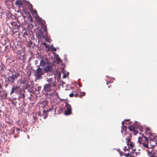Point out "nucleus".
<instances>
[{
  "label": "nucleus",
  "instance_id": "obj_1",
  "mask_svg": "<svg viewBox=\"0 0 157 157\" xmlns=\"http://www.w3.org/2000/svg\"><path fill=\"white\" fill-rule=\"evenodd\" d=\"M46 81L48 83L45 84L44 86L43 91L44 92H51L53 88L56 86L57 83L56 79L52 78H47Z\"/></svg>",
  "mask_w": 157,
  "mask_h": 157
},
{
  "label": "nucleus",
  "instance_id": "obj_2",
  "mask_svg": "<svg viewBox=\"0 0 157 157\" xmlns=\"http://www.w3.org/2000/svg\"><path fill=\"white\" fill-rule=\"evenodd\" d=\"M20 4V7L21 6V7L23 9V12H21V13L22 17H23L24 21L28 22L30 21V22H32V18L30 15V13L28 11L29 10L25 6V5L22 3L21 1Z\"/></svg>",
  "mask_w": 157,
  "mask_h": 157
},
{
  "label": "nucleus",
  "instance_id": "obj_3",
  "mask_svg": "<svg viewBox=\"0 0 157 157\" xmlns=\"http://www.w3.org/2000/svg\"><path fill=\"white\" fill-rule=\"evenodd\" d=\"M20 84L21 85L25 84V88L31 92H35L36 90V89L33 81H30L28 82L27 79H24L23 80L21 78L20 79Z\"/></svg>",
  "mask_w": 157,
  "mask_h": 157
},
{
  "label": "nucleus",
  "instance_id": "obj_4",
  "mask_svg": "<svg viewBox=\"0 0 157 157\" xmlns=\"http://www.w3.org/2000/svg\"><path fill=\"white\" fill-rule=\"evenodd\" d=\"M122 128H142L139 123L135 122V123L130 121V119H125L122 122Z\"/></svg>",
  "mask_w": 157,
  "mask_h": 157
},
{
  "label": "nucleus",
  "instance_id": "obj_5",
  "mask_svg": "<svg viewBox=\"0 0 157 157\" xmlns=\"http://www.w3.org/2000/svg\"><path fill=\"white\" fill-rule=\"evenodd\" d=\"M44 73L43 69L40 67H38L34 72V75L36 80L42 79L43 78L42 75Z\"/></svg>",
  "mask_w": 157,
  "mask_h": 157
},
{
  "label": "nucleus",
  "instance_id": "obj_6",
  "mask_svg": "<svg viewBox=\"0 0 157 157\" xmlns=\"http://www.w3.org/2000/svg\"><path fill=\"white\" fill-rule=\"evenodd\" d=\"M12 75L9 76L8 79L10 83H13L14 81L17 79L18 77H19V74L17 73L14 70L12 71Z\"/></svg>",
  "mask_w": 157,
  "mask_h": 157
},
{
  "label": "nucleus",
  "instance_id": "obj_7",
  "mask_svg": "<svg viewBox=\"0 0 157 157\" xmlns=\"http://www.w3.org/2000/svg\"><path fill=\"white\" fill-rule=\"evenodd\" d=\"M3 83V79L2 77H0V97L3 98H6L7 97V93L4 90H1L2 89V85Z\"/></svg>",
  "mask_w": 157,
  "mask_h": 157
},
{
  "label": "nucleus",
  "instance_id": "obj_8",
  "mask_svg": "<svg viewBox=\"0 0 157 157\" xmlns=\"http://www.w3.org/2000/svg\"><path fill=\"white\" fill-rule=\"evenodd\" d=\"M66 106L67 108L66 109L65 111V114L68 115L71 114V109L70 105L67 103L66 104Z\"/></svg>",
  "mask_w": 157,
  "mask_h": 157
},
{
  "label": "nucleus",
  "instance_id": "obj_9",
  "mask_svg": "<svg viewBox=\"0 0 157 157\" xmlns=\"http://www.w3.org/2000/svg\"><path fill=\"white\" fill-rule=\"evenodd\" d=\"M147 152L148 155L150 157H156L155 156L156 152L155 151L153 150V149L151 148H148V149H147Z\"/></svg>",
  "mask_w": 157,
  "mask_h": 157
},
{
  "label": "nucleus",
  "instance_id": "obj_10",
  "mask_svg": "<svg viewBox=\"0 0 157 157\" xmlns=\"http://www.w3.org/2000/svg\"><path fill=\"white\" fill-rule=\"evenodd\" d=\"M148 139L147 137L145 136H142L138 137V142L140 144H142L145 141L147 142V143Z\"/></svg>",
  "mask_w": 157,
  "mask_h": 157
},
{
  "label": "nucleus",
  "instance_id": "obj_11",
  "mask_svg": "<svg viewBox=\"0 0 157 157\" xmlns=\"http://www.w3.org/2000/svg\"><path fill=\"white\" fill-rule=\"evenodd\" d=\"M48 63V59L46 58H42V60L40 63V65L42 67L45 66V65L47 64Z\"/></svg>",
  "mask_w": 157,
  "mask_h": 157
},
{
  "label": "nucleus",
  "instance_id": "obj_12",
  "mask_svg": "<svg viewBox=\"0 0 157 157\" xmlns=\"http://www.w3.org/2000/svg\"><path fill=\"white\" fill-rule=\"evenodd\" d=\"M5 68V67L3 64L2 65L0 69V73L2 76H5L6 75Z\"/></svg>",
  "mask_w": 157,
  "mask_h": 157
},
{
  "label": "nucleus",
  "instance_id": "obj_13",
  "mask_svg": "<svg viewBox=\"0 0 157 157\" xmlns=\"http://www.w3.org/2000/svg\"><path fill=\"white\" fill-rule=\"evenodd\" d=\"M44 71L45 72L48 73L51 71L52 70V66L49 65H47L46 67H45L44 69H43Z\"/></svg>",
  "mask_w": 157,
  "mask_h": 157
},
{
  "label": "nucleus",
  "instance_id": "obj_14",
  "mask_svg": "<svg viewBox=\"0 0 157 157\" xmlns=\"http://www.w3.org/2000/svg\"><path fill=\"white\" fill-rule=\"evenodd\" d=\"M25 93V90L24 89H20V98H24L25 97V94L24 93Z\"/></svg>",
  "mask_w": 157,
  "mask_h": 157
},
{
  "label": "nucleus",
  "instance_id": "obj_15",
  "mask_svg": "<svg viewBox=\"0 0 157 157\" xmlns=\"http://www.w3.org/2000/svg\"><path fill=\"white\" fill-rule=\"evenodd\" d=\"M13 87L15 89V92L17 93L19 95H20V87L18 86H14Z\"/></svg>",
  "mask_w": 157,
  "mask_h": 157
},
{
  "label": "nucleus",
  "instance_id": "obj_16",
  "mask_svg": "<svg viewBox=\"0 0 157 157\" xmlns=\"http://www.w3.org/2000/svg\"><path fill=\"white\" fill-rule=\"evenodd\" d=\"M22 30L21 32V34L23 36H25L26 35H27V31L25 28H23L22 27Z\"/></svg>",
  "mask_w": 157,
  "mask_h": 157
},
{
  "label": "nucleus",
  "instance_id": "obj_17",
  "mask_svg": "<svg viewBox=\"0 0 157 157\" xmlns=\"http://www.w3.org/2000/svg\"><path fill=\"white\" fill-rule=\"evenodd\" d=\"M128 128L129 129V130L130 131H133V133L135 135H136V134H138V131L136 129H137L138 128Z\"/></svg>",
  "mask_w": 157,
  "mask_h": 157
},
{
  "label": "nucleus",
  "instance_id": "obj_18",
  "mask_svg": "<svg viewBox=\"0 0 157 157\" xmlns=\"http://www.w3.org/2000/svg\"><path fill=\"white\" fill-rule=\"evenodd\" d=\"M127 144L128 146L129 149L133 147L134 145V144L133 142H130V143L129 144V143L128 141H127Z\"/></svg>",
  "mask_w": 157,
  "mask_h": 157
},
{
  "label": "nucleus",
  "instance_id": "obj_19",
  "mask_svg": "<svg viewBox=\"0 0 157 157\" xmlns=\"http://www.w3.org/2000/svg\"><path fill=\"white\" fill-rule=\"evenodd\" d=\"M54 93H50L47 94L48 97L49 98H52V97L53 96Z\"/></svg>",
  "mask_w": 157,
  "mask_h": 157
},
{
  "label": "nucleus",
  "instance_id": "obj_20",
  "mask_svg": "<svg viewBox=\"0 0 157 157\" xmlns=\"http://www.w3.org/2000/svg\"><path fill=\"white\" fill-rule=\"evenodd\" d=\"M15 4L17 7L20 8V0H17L15 2Z\"/></svg>",
  "mask_w": 157,
  "mask_h": 157
},
{
  "label": "nucleus",
  "instance_id": "obj_21",
  "mask_svg": "<svg viewBox=\"0 0 157 157\" xmlns=\"http://www.w3.org/2000/svg\"><path fill=\"white\" fill-rule=\"evenodd\" d=\"M38 36H39L40 37H42L43 38H44V37H45L43 33L41 32H40V33L39 34Z\"/></svg>",
  "mask_w": 157,
  "mask_h": 157
},
{
  "label": "nucleus",
  "instance_id": "obj_22",
  "mask_svg": "<svg viewBox=\"0 0 157 157\" xmlns=\"http://www.w3.org/2000/svg\"><path fill=\"white\" fill-rule=\"evenodd\" d=\"M55 109L54 108V107L53 106H52L51 107V108H50V109H48L47 110V113H48V112L50 111H52V110H54Z\"/></svg>",
  "mask_w": 157,
  "mask_h": 157
},
{
  "label": "nucleus",
  "instance_id": "obj_23",
  "mask_svg": "<svg viewBox=\"0 0 157 157\" xmlns=\"http://www.w3.org/2000/svg\"><path fill=\"white\" fill-rule=\"evenodd\" d=\"M147 144L148 143H147V142L145 141L143 143H142V144H143L144 147H148V145Z\"/></svg>",
  "mask_w": 157,
  "mask_h": 157
},
{
  "label": "nucleus",
  "instance_id": "obj_24",
  "mask_svg": "<svg viewBox=\"0 0 157 157\" xmlns=\"http://www.w3.org/2000/svg\"><path fill=\"white\" fill-rule=\"evenodd\" d=\"M86 95V93L85 92H82L81 93V94L79 95V97L82 98V96H84Z\"/></svg>",
  "mask_w": 157,
  "mask_h": 157
},
{
  "label": "nucleus",
  "instance_id": "obj_25",
  "mask_svg": "<svg viewBox=\"0 0 157 157\" xmlns=\"http://www.w3.org/2000/svg\"><path fill=\"white\" fill-rule=\"evenodd\" d=\"M32 44H33V43L32 42V41H29V42H28V45L29 47H33V46H32Z\"/></svg>",
  "mask_w": 157,
  "mask_h": 157
},
{
  "label": "nucleus",
  "instance_id": "obj_26",
  "mask_svg": "<svg viewBox=\"0 0 157 157\" xmlns=\"http://www.w3.org/2000/svg\"><path fill=\"white\" fill-rule=\"evenodd\" d=\"M43 112L44 113H45L46 115L45 116H44V119H46L47 116V112L46 111H45L44 110H43Z\"/></svg>",
  "mask_w": 157,
  "mask_h": 157
},
{
  "label": "nucleus",
  "instance_id": "obj_27",
  "mask_svg": "<svg viewBox=\"0 0 157 157\" xmlns=\"http://www.w3.org/2000/svg\"><path fill=\"white\" fill-rule=\"evenodd\" d=\"M56 59L58 62H60V59L59 58L58 55H57L56 56Z\"/></svg>",
  "mask_w": 157,
  "mask_h": 157
},
{
  "label": "nucleus",
  "instance_id": "obj_28",
  "mask_svg": "<svg viewBox=\"0 0 157 157\" xmlns=\"http://www.w3.org/2000/svg\"><path fill=\"white\" fill-rule=\"evenodd\" d=\"M41 86H38L37 87V91L40 92V91L41 90Z\"/></svg>",
  "mask_w": 157,
  "mask_h": 157
},
{
  "label": "nucleus",
  "instance_id": "obj_29",
  "mask_svg": "<svg viewBox=\"0 0 157 157\" xmlns=\"http://www.w3.org/2000/svg\"><path fill=\"white\" fill-rule=\"evenodd\" d=\"M15 89H14V88L13 87L12 88V90L11 91V94H13V92H15Z\"/></svg>",
  "mask_w": 157,
  "mask_h": 157
},
{
  "label": "nucleus",
  "instance_id": "obj_30",
  "mask_svg": "<svg viewBox=\"0 0 157 157\" xmlns=\"http://www.w3.org/2000/svg\"><path fill=\"white\" fill-rule=\"evenodd\" d=\"M75 92L76 93L75 94H74V96L75 97H77L78 96V94L77 93H76V92L75 91Z\"/></svg>",
  "mask_w": 157,
  "mask_h": 157
},
{
  "label": "nucleus",
  "instance_id": "obj_31",
  "mask_svg": "<svg viewBox=\"0 0 157 157\" xmlns=\"http://www.w3.org/2000/svg\"><path fill=\"white\" fill-rule=\"evenodd\" d=\"M124 155L126 157H128L129 155V153H128L125 154Z\"/></svg>",
  "mask_w": 157,
  "mask_h": 157
},
{
  "label": "nucleus",
  "instance_id": "obj_32",
  "mask_svg": "<svg viewBox=\"0 0 157 157\" xmlns=\"http://www.w3.org/2000/svg\"><path fill=\"white\" fill-rule=\"evenodd\" d=\"M52 50L54 51H56V49L55 48H51Z\"/></svg>",
  "mask_w": 157,
  "mask_h": 157
},
{
  "label": "nucleus",
  "instance_id": "obj_33",
  "mask_svg": "<svg viewBox=\"0 0 157 157\" xmlns=\"http://www.w3.org/2000/svg\"><path fill=\"white\" fill-rule=\"evenodd\" d=\"M74 95V93H71L69 94V96L70 97H72Z\"/></svg>",
  "mask_w": 157,
  "mask_h": 157
},
{
  "label": "nucleus",
  "instance_id": "obj_34",
  "mask_svg": "<svg viewBox=\"0 0 157 157\" xmlns=\"http://www.w3.org/2000/svg\"><path fill=\"white\" fill-rule=\"evenodd\" d=\"M123 150L124 151H128V149L126 148V147H124Z\"/></svg>",
  "mask_w": 157,
  "mask_h": 157
},
{
  "label": "nucleus",
  "instance_id": "obj_35",
  "mask_svg": "<svg viewBox=\"0 0 157 157\" xmlns=\"http://www.w3.org/2000/svg\"><path fill=\"white\" fill-rule=\"evenodd\" d=\"M45 28L44 29V31H45V32L46 34H47V27H46V26H45Z\"/></svg>",
  "mask_w": 157,
  "mask_h": 157
},
{
  "label": "nucleus",
  "instance_id": "obj_36",
  "mask_svg": "<svg viewBox=\"0 0 157 157\" xmlns=\"http://www.w3.org/2000/svg\"><path fill=\"white\" fill-rule=\"evenodd\" d=\"M118 151L120 152V155H121V156H122V153H123V152H121L120 151H119V150H118Z\"/></svg>",
  "mask_w": 157,
  "mask_h": 157
},
{
  "label": "nucleus",
  "instance_id": "obj_37",
  "mask_svg": "<svg viewBox=\"0 0 157 157\" xmlns=\"http://www.w3.org/2000/svg\"><path fill=\"white\" fill-rule=\"evenodd\" d=\"M127 141H128L129 143V144L130 143V142H131V141H130V139H128V140H127Z\"/></svg>",
  "mask_w": 157,
  "mask_h": 157
},
{
  "label": "nucleus",
  "instance_id": "obj_38",
  "mask_svg": "<svg viewBox=\"0 0 157 157\" xmlns=\"http://www.w3.org/2000/svg\"><path fill=\"white\" fill-rule=\"evenodd\" d=\"M66 76L65 75H64L63 76V78H66Z\"/></svg>",
  "mask_w": 157,
  "mask_h": 157
},
{
  "label": "nucleus",
  "instance_id": "obj_39",
  "mask_svg": "<svg viewBox=\"0 0 157 157\" xmlns=\"http://www.w3.org/2000/svg\"><path fill=\"white\" fill-rule=\"evenodd\" d=\"M17 129V131H19L20 130V128H16Z\"/></svg>",
  "mask_w": 157,
  "mask_h": 157
},
{
  "label": "nucleus",
  "instance_id": "obj_40",
  "mask_svg": "<svg viewBox=\"0 0 157 157\" xmlns=\"http://www.w3.org/2000/svg\"><path fill=\"white\" fill-rule=\"evenodd\" d=\"M23 124H20V126H21V127H23Z\"/></svg>",
  "mask_w": 157,
  "mask_h": 157
},
{
  "label": "nucleus",
  "instance_id": "obj_41",
  "mask_svg": "<svg viewBox=\"0 0 157 157\" xmlns=\"http://www.w3.org/2000/svg\"><path fill=\"white\" fill-rule=\"evenodd\" d=\"M109 83V82H106L107 84H108Z\"/></svg>",
  "mask_w": 157,
  "mask_h": 157
},
{
  "label": "nucleus",
  "instance_id": "obj_42",
  "mask_svg": "<svg viewBox=\"0 0 157 157\" xmlns=\"http://www.w3.org/2000/svg\"><path fill=\"white\" fill-rule=\"evenodd\" d=\"M14 23L13 22H11V24H12V25H13V24H14Z\"/></svg>",
  "mask_w": 157,
  "mask_h": 157
},
{
  "label": "nucleus",
  "instance_id": "obj_43",
  "mask_svg": "<svg viewBox=\"0 0 157 157\" xmlns=\"http://www.w3.org/2000/svg\"><path fill=\"white\" fill-rule=\"evenodd\" d=\"M79 86L80 87H81V86H81L80 84H79Z\"/></svg>",
  "mask_w": 157,
  "mask_h": 157
},
{
  "label": "nucleus",
  "instance_id": "obj_44",
  "mask_svg": "<svg viewBox=\"0 0 157 157\" xmlns=\"http://www.w3.org/2000/svg\"><path fill=\"white\" fill-rule=\"evenodd\" d=\"M17 122L18 123H19V122H20V121L19 120L17 121Z\"/></svg>",
  "mask_w": 157,
  "mask_h": 157
},
{
  "label": "nucleus",
  "instance_id": "obj_45",
  "mask_svg": "<svg viewBox=\"0 0 157 157\" xmlns=\"http://www.w3.org/2000/svg\"><path fill=\"white\" fill-rule=\"evenodd\" d=\"M1 122H0V127H1Z\"/></svg>",
  "mask_w": 157,
  "mask_h": 157
},
{
  "label": "nucleus",
  "instance_id": "obj_46",
  "mask_svg": "<svg viewBox=\"0 0 157 157\" xmlns=\"http://www.w3.org/2000/svg\"><path fill=\"white\" fill-rule=\"evenodd\" d=\"M62 110H63V109H60V110L61 111H62Z\"/></svg>",
  "mask_w": 157,
  "mask_h": 157
},
{
  "label": "nucleus",
  "instance_id": "obj_47",
  "mask_svg": "<svg viewBox=\"0 0 157 157\" xmlns=\"http://www.w3.org/2000/svg\"><path fill=\"white\" fill-rule=\"evenodd\" d=\"M17 26H18V27H20V25H18Z\"/></svg>",
  "mask_w": 157,
  "mask_h": 157
},
{
  "label": "nucleus",
  "instance_id": "obj_48",
  "mask_svg": "<svg viewBox=\"0 0 157 157\" xmlns=\"http://www.w3.org/2000/svg\"><path fill=\"white\" fill-rule=\"evenodd\" d=\"M19 9H18V10H17L18 12H19Z\"/></svg>",
  "mask_w": 157,
  "mask_h": 157
},
{
  "label": "nucleus",
  "instance_id": "obj_49",
  "mask_svg": "<svg viewBox=\"0 0 157 157\" xmlns=\"http://www.w3.org/2000/svg\"><path fill=\"white\" fill-rule=\"evenodd\" d=\"M7 46H6L5 47V48H7Z\"/></svg>",
  "mask_w": 157,
  "mask_h": 157
},
{
  "label": "nucleus",
  "instance_id": "obj_50",
  "mask_svg": "<svg viewBox=\"0 0 157 157\" xmlns=\"http://www.w3.org/2000/svg\"><path fill=\"white\" fill-rule=\"evenodd\" d=\"M130 157H135L134 156H130Z\"/></svg>",
  "mask_w": 157,
  "mask_h": 157
},
{
  "label": "nucleus",
  "instance_id": "obj_51",
  "mask_svg": "<svg viewBox=\"0 0 157 157\" xmlns=\"http://www.w3.org/2000/svg\"><path fill=\"white\" fill-rule=\"evenodd\" d=\"M56 95L58 96V94H57V93H56Z\"/></svg>",
  "mask_w": 157,
  "mask_h": 157
},
{
  "label": "nucleus",
  "instance_id": "obj_52",
  "mask_svg": "<svg viewBox=\"0 0 157 157\" xmlns=\"http://www.w3.org/2000/svg\"><path fill=\"white\" fill-rule=\"evenodd\" d=\"M123 128L124 129H123V130H124V129H126L127 128Z\"/></svg>",
  "mask_w": 157,
  "mask_h": 157
},
{
  "label": "nucleus",
  "instance_id": "obj_53",
  "mask_svg": "<svg viewBox=\"0 0 157 157\" xmlns=\"http://www.w3.org/2000/svg\"><path fill=\"white\" fill-rule=\"evenodd\" d=\"M13 131H12V132H14V131H13V130H12Z\"/></svg>",
  "mask_w": 157,
  "mask_h": 157
},
{
  "label": "nucleus",
  "instance_id": "obj_54",
  "mask_svg": "<svg viewBox=\"0 0 157 157\" xmlns=\"http://www.w3.org/2000/svg\"><path fill=\"white\" fill-rule=\"evenodd\" d=\"M18 21V23H19V21Z\"/></svg>",
  "mask_w": 157,
  "mask_h": 157
},
{
  "label": "nucleus",
  "instance_id": "obj_55",
  "mask_svg": "<svg viewBox=\"0 0 157 157\" xmlns=\"http://www.w3.org/2000/svg\"><path fill=\"white\" fill-rule=\"evenodd\" d=\"M156 143L157 144V140H156Z\"/></svg>",
  "mask_w": 157,
  "mask_h": 157
},
{
  "label": "nucleus",
  "instance_id": "obj_56",
  "mask_svg": "<svg viewBox=\"0 0 157 157\" xmlns=\"http://www.w3.org/2000/svg\"><path fill=\"white\" fill-rule=\"evenodd\" d=\"M147 128L148 129H149V128Z\"/></svg>",
  "mask_w": 157,
  "mask_h": 157
},
{
  "label": "nucleus",
  "instance_id": "obj_57",
  "mask_svg": "<svg viewBox=\"0 0 157 157\" xmlns=\"http://www.w3.org/2000/svg\"><path fill=\"white\" fill-rule=\"evenodd\" d=\"M19 35H20V34H18V36H19Z\"/></svg>",
  "mask_w": 157,
  "mask_h": 157
},
{
  "label": "nucleus",
  "instance_id": "obj_58",
  "mask_svg": "<svg viewBox=\"0 0 157 157\" xmlns=\"http://www.w3.org/2000/svg\"><path fill=\"white\" fill-rule=\"evenodd\" d=\"M35 119V117H33Z\"/></svg>",
  "mask_w": 157,
  "mask_h": 157
},
{
  "label": "nucleus",
  "instance_id": "obj_59",
  "mask_svg": "<svg viewBox=\"0 0 157 157\" xmlns=\"http://www.w3.org/2000/svg\"><path fill=\"white\" fill-rule=\"evenodd\" d=\"M1 128H0V129H1Z\"/></svg>",
  "mask_w": 157,
  "mask_h": 157
}]
</instances>
